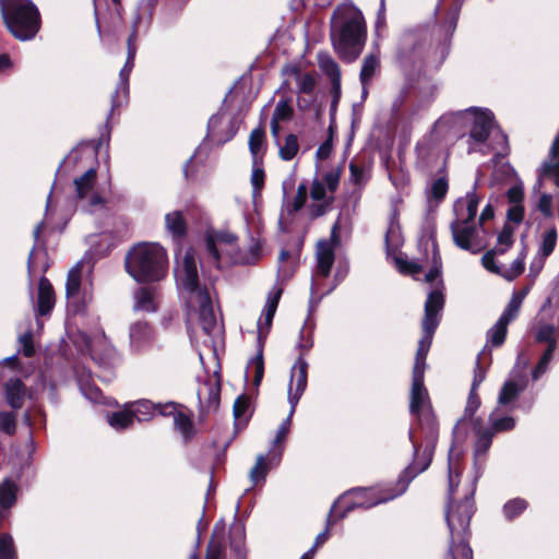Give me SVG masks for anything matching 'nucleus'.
I'll use <instances>...</instances> for the list:
<instances>
[{
  "label": "nucleus",
  "instance_id": "nucleus-1",
  "mask_svg": "<svg viewBox=\"0 0 559 559\" xmlns=\"http://www.w3.org/2000/svg\"><path fill=\"white\" fill-rule=\"evenodd\" d=\"M331 41L345 63L358 59L367 40V24L362 12L353 4L338 5L331 19Z\"/></svg>",
  "mask_w": 559,
  "mask_h": 559
},
{
  "label": "nucleus",
  "instance_id": "nucleus-2",
  "mask_svg": "<svg viewBox=\"0 0 559 559\" xmlns=\"http://www.w3.org/2000/svg\"><path fill=\"white\" fill-rule=\"evenodd\" d=\"M475 486L462 500L447 501L445 521L450 532L449 548L443 559H473L468 544L469 524L475 512Z\"/></svg>",
  "mask_w": 559,
  "mask_h": 559
},
{
  "label": "nucleus",
  "instance_id": "nucleus-3",
  "mask_svg": "<svg viewBox=\"0 0 559 559\" xmlns=\"http://www.w3.org/2000/svg\"><path fill=\"white\" fill-rule=\"evenodd\" d=\"M124 269L139 284L159 282L168 273L167 251L156 242H139L127 252Z\"/></svg>",
  "mask_w": 559,
  "mask_h": 559
},
{
  "label": "nucleus",
  "instance_id": "nucleus-4",
  "mask_svg": "<svg viewBox=\"0 0 559 559\" xmlns=\"http://www.w3.org/2000/svg\"><path fill=\"white\" fill-rule=\"evenodd\" d=\"M0 16L9 34L20 41L34 39L41 28L39 9L32 0H0Z\"/></svg>",
  "mask_w": 559,
  "mask_h": 559
},
{
  "label": "nucleus",
  "instance_id": "nucleus-5",
  "mask_svg": "<svg viewBox=\"0 0 559 559\" xmlns=\"http://www.w3.org/2000/svg\"><path fill=\"white\" fill-rule=\"evenodd\" d=\"M395 489V481L373 487H357L346 491L340 498L345 502L341 507L340 516L346 518L352 511L356 509H370L380 503H385L395 499L392 493Z\"/></svg>",
  "mask_w": 559,
  "mask_h": 559
},
{
  "label": "nucleus",
  "instance_id": "nucleus-6",
  "mask_svg": "<svg viewBox=\"0 0 559 559\" xmlns=\"http://www.w3.org/2000/svg\"><path fill=\"white\" fill-rule=\"evenodd\" d=\"M204 240L206 251L213 258L217 269H219V263L222 260V253L217 248V243H224L231 247V250L226 253L228 257V263L231 265L252 264L259 259L260 255L261 248L258 243L251 246L249 254L241 252L238 248H236L238 237L227 230H218L214 234L206 233Z\"/></svg>",
  "mask_w": 559,
  "mask_h": 559
},
{
  "label": "nucleus",
  "instance_id": "nucleus-7",
  "mask_svg": "<svg viewBox=\"0 0 559 559\" xmlns=\"http://www.w3.org/2000/svg\"><path fill=\"white\" fill-rule=\"evenodd\" d=\"M139 36L135 35V32H130L128 38H127V59L124 62V66L119 72V83L117 85V88L115 90L114 94L111 95V111L116 110L120 107L121 103L119 100V93L120 90L123 92V94H128L129 92V79L130 74L134 68L135 63V56L138 52V41ZM112 112H110L107 117V120H109ZM105 133L102 132L99 139L97 140V143L95 145L96 152L100 148V146L104 144V142L108 143L110 138V127L108 121H106L105 126Z\"/></svg>",
  "mask_w": 559,
  "mask_h": 559
},
{
  "label": "nucleus",
  "instance_id": "nucleus-8",
  "mask_svg": "<svg viewBox=\"0 0 559 559\" xmlns=\"http://www.w3.org/2000/svg\"><path fill=\"white\" fill-rule=\"evenodd\" d=\"M409 439L414 447L415 459L413 463L409 464L395 480V489H393L394 493H392L393 497H400L403 493H405L413 479L418 474L425 472L432 461L435 448L428 450V448L425 445L423 454L419 455L421 444H419L417 441L413 439L412 431H409Z\"/></svg>",
  "mask_w": 559,
  "mask_h": 559
},
{
  "label": "nucleus",
  "instance_id": "nucleus-9",
  "mask_svg": "<svg viewBox=\"0 0 559 559\" xmlns=\"http://www.w3.org/2000/svg\"><path fill=\"white\" fill-rule=\"evenodd\" d=\"M308 362L302 356L296 359L292 372L288 389V402L292 406V414L295 413L297 404L306 391L308 383Z\"/></svg>",
  "mask_w": 559,
  "mask_h": 559
},
{
  "label": "nucleus",
  "instance_id": "nucleus-10",
  "mask_svg": "<svg viewBox=\"0 0 559 559\" xmlns=\"http://www.w3.org/2000/svg\"><path fill=\"white\" fill-rule=\"evenodd\" d=\"M96 179L97 171L94 167H91L82 176L74 179L76 199L81 201L87 199L90 207L105 204V199L99 193L94 192Z\"/></svg>",
  "mask_w": 559,
  "mask_h": 559
},
{
  "label": "nucleus",
  "instance_id": "nucleus-11",
  "mask_svg": "<svg viewBox=\"0 0 559 559\" xmlns=\"http://www.w3.org/2000/svg\"><path fill=\"white\" fill-rule=\"evenodd\" d=\"M444 307V295L438 290H431L425 302V313L421 321V329L424 333L433 335L440 323V311Z\"/></svg>",
  "mask_w": 559,
  "mask_h": 559
},
{
  "label": "nucleus",
  "instance_id": "nucleus-12",
  "mask_svg": "<svg viewBox=\"0 0 559 559\" xmlns=\"http://www.w3.org/2000/svg\"><path fill=\"white\" fill-rule=\"evenodd\" d=\"M473 121L468 133L471 141L483 144L491 133L495 116L489 109L472 108Z\"/></svg>",
  "mask_w": 559,
  "mask_h": 559
},
{
  "label": "nucleus",
  "instance_id": "nucleus-13",
  "mask_svg": "<svg viewBox=\"0 0 559 559\" xmlns=\"http://www.w3.org/2000/svg\"><path fill=\"white\" fill-rule=\"evenodd\" d=\"M181 283L183 288L194 297L199 296L203 289H207L200 283L195 257L191 250H188L182 259Z\"/></svg>",
  "mask_w": 559,
  "mask_h": 559
},
{
  "label": "nucleus",
  "instance_id": "nucleus-14",
  "mask_svg": "<svg viewBox=\"0 0 559 559\" xmlns=\"http://www.w3.org/2000/svg\"><path fill=\"white\" fill-rule=\"evenodd\" d=\"M431 402L425 386V374L412 373V389L409 397V413L416 415L430 408Z\"/></svg>",
  "mask_w": 559,
  "mask_h": 559
},
{
  "label": "nucleus",
  "instance_id": "nucleus-15",
  "mask_svg": "<svg viewBox=\"0 0 559 559\" xmlns=\"http://www.w3.org/2000/svg\"><path fill=\"white\" fill-rule=\"evenodd\" d=\"M450 229L452 233L453 242L456 247L474 254L480 251L479 248L475 249L472 243L473 238L477 234L475 224H464L459 218H456L451 223Z\"/></svg>",
  "mask_w": 559,
  "mask_h": 559
},
{
  "label": "nucleus",
  "instance_id": "nucleus-16",
  "mask_svg": "<svg viewBox=\"0 0 559 559\" xmlns=\"http://www.w3.org/2000/svg\"><path fill=\"white\" fill-rule=\"evenodd\" d=\"M414 416L417 418L425 445L428 450L436 448L439 438V423L432 407Z\"/></svg>",
  "mask_w": 559,
  "mask_h": 559
},
{
  "label": "nucleus",
  "instance_id": "nucleus-17",
  "mask_svg": "<svg viewBox=\"0 0 559 559\" xmlns=\"http://www.w3.org/2000/svg\"><path fill=\"white\" fill-rule=\"evenodd\" d=\"M195 300L199 305L201 328L206 335H211L216 328V316L209 289H203L199 296H195Z\"/></svg>",
  "mask_w": 559,
  "mask_h": 559
},
{
  "label": "nucleus",
  "instance_id": "nucleus-18",
  "mask_svg": "<svg viewBox=\"0 0 559 559\" xmlns=\"http://www.w3.org/2000/svg\"><path fill=\"white\" fill-rule=\"evenodd\" d=\"M158 4V0H141L138 5L135 16L131 23V32L139 36L141 29L147 32L153 22V15Z\"/></svg>",
  "mask_w": 559,
  "mask_h": 559
},
{
  "label": "nucleus",
  "instance_id": "nucleus-19",
  "mask_svg": "<svg viewBox=\"0 0 559 559\" xmlns=\"http://www.w3.org/2000/svg\"><path fill=\"white\" fill-rule=\"evenodd\" d=\"M165 228L179 246L188 236V223L181 211H174L165 215Z\"/></svg>",
  "mask_w": 559,
  "mask_h": 559
},
{
  "label": "nucleus",
  "instance_id": "nucleus-20",
  "mask_svg": "<svg viewBox=\"0 0 559 559\" xmlns=\"http://www.w3.org/2000/svg\"><path fill=\"white\" fill-rule=\"evenodd\" d=\"M56 304V296L50 281L41 276L38 282L37 314L45 317L50 314Z\"/></svg>",
  "mask_w": 559,
  "mask_h": 559
},
{
  "label": "nucleus",
  "instance_id": "nucleus-21",
  "mask_svg": "<svg viewBox=\"0 0 559 559\" xmlns=\"http://www.w3.org/2000/svg\"><path fill=\"white\" fill-rule=\"evenodd\" d=\"M26 396V385L20 378H10L4 383V399L14 411L21 409Z\"/></svg>",
  "mask_w": 559,
  "mask_h": 559
},
{
  "label": "nucleus",
  "instance_id": "nucleus-22",
  "mask_svg": "<svg viewBox=\"0 0 559 559\" xmlns=\"http://www.w3.org/2000/svg\"><path fill=\"white\" fill-rule=\"evenodd\" d=\"M317 273L322 277H328L335 261V249L325 241H319L317 245Z\"/></svg>",
  "mask_w": 559,
  "mask_h": 559
},
{
  "label": "nucleus",
  "instance_id": "nucleus-23",
  "mask_svg": "<svg viewBox=\"0 0 559 559\" xmlns=\"http://www.w3.org/2000/svg\"><path fill=\"white\" fill-rule=\"evenodd\" d=\"M248 145L252 155L253 165L262 164L266 145L265 127L262 123L251 131Z\"/></svg>",
  "mask_w": 559,
  "mask_h": 559
},
{
  "label": "nucleus",
  "instance_id": "nucleus-24",
  "mask_svg": "<svg viewBox=\"0 0 559 559\" xmlns=\"http://www.w3.org/2000/svg\"><path fill=\"white\" fill-rule=\"evenodd\" d=\"M345 500L343 498H337L334 503L332 504L330 512L326 518V524L325 530L321 533H319L314 539V543L311 548H314V552H317V549L322 546L330 537V530L333 527L336 523L342 521L344 518L340 516V510L341 507H343V503Z\"/></svg>",
  "mask_w": 559,
  "mask_h": 559
},
{
  "label": "nucleus",
  "instance_id": "nucleus-25",
  "mask_svg": "<svg viewBox=\"0 0 559 559\" xmlns=\"http://www.w3.org/2000/svg\"><path fill=\"white\" fill-rule=\"evenodd\" d=\"M440 176L432 181L430 187L426 190V198L428 202L441 203L449 191V179L445 171V165L438 171Z\"/></svg>",
  "mask_w": 559,
  "mask_h": 559
},
{
  "label": "nucleus",
  "instance_id": "nucleus-26",
  "mask_svg": "<svg viewBox=\"0 0 559 559\" xmlns=\"http://www.w3.org/2000/svg\"><path fill=\"white\" fill-rule=\"evenodd\" d=\"M269 333V330L266 332H263V328H259L258 330V349L255 356L251 359V365L254 367V377H253V385L259 386L262 382V379L264 377V345L266 335Z\"/></svg>",
  "mask_w": 559,
  "mask_h": 559
},
{
  "label": "nucleus",
  "instance_id": "nucleus-27",
  "mask_svg": "<svg viewBox=\"0 0 559 559\" xmlns=\"http://www.w3.org/2000/svg\"><path fill=\"white\" fill-rule=\"evenodd\" d=\"M527 292L528 288H523L513 293L510 301L508 302L506 309L503 310L502 314L499 318L501 321L510 324L519 317L522 304L527 295Z\"/></svg>",
  "mask_w": 559,
  "mask_h": 559
},
{
  "label": "nucleus",
  "instance_id": "nucleus-28",
  "mask_svg": "<svg viewBox=\"0 0 559 559\" xmlns=\"http://www.w3.org/2000/svg\"><path fill=\"white\" fill-rule=\"evenodd\" d=\"M157 290L152 286H142L134 294L135 309L154 312L157 310L154 298Z\"/></svg>",
  "mask_w": 559,
  "mask_h": 559
},
{
  "label": "nucleus",
  "instance_id": "nucleus-29",
  "mask_svg": "<svg viewBox=\"0 0 559 559\" xmlns=\"http://www.w3.org/2000/svg\"><path fill=\"white\" fill-rule=\"evenodd\" d=\"M432 337L433 335L430 336L424 333V336L419 340L412 373L425 374L427 367L426 359L432 343Z\"/></svg>",
  "mask_w": 559,
  "mask_h": 559
},
{
  "label": "nucleus",
  "instance_id": "nucleus-30",
  "mask_svg": "<svg viewBox=\"0 0 559 559\" xmlns=\"http://www.w3.org/2000/svg\"><path fill=\"white\" fill-rule=\"evenodd\" d=\"M153 338V328L146 321H138L130 326V340L132 344L140 347Z\"/></svg>",
  "mask_w": 559,
  "mask_h": 559
},
{
  "label": "nucleus",
  "instance_id": "nucleus-31",
  "mask_svg": "<svg viewBox=\"0 0 559 559\" xmlns=\"http://www.w3.org/2000/svg\"><path fill=\"white\" fill-rule=\"evenodd\" d=\"M175 428L181 433L185 443L191 442L197 435V429L189 414L179 412L175 415Z\"/></svg>",
  "mask_w": 559,
  "mask_h": 559
},
{
  "label": "nucleus",
  "instance_id": "nucleus-32",
  "mask_svg": "<svg viewBox=\"0 0 559 559\" xmlns=\"http://www.w3.org/2000/svg\"><path fill=\"white\" fill-rule=\"evenodd\" d=\"M493 431L489 429L478 430L474 445V464L478 465L479 460L485 459L488 450L492 444Z\"/></svg>",
  "mask_w": 559,
  "mask_h": 559
},
{
  "label": "nucleus",
  "instance_id": "nucleus-33",
  "mask_svg": "<svg viewBox=\"0 0 559 559\" xmlns=\"http://www.w3.org/2000/svg\"><path fill=\"white\" fill-rule=\"evenodd\" d=\"M250 407V397L247 394H240L236 397L233 406V414L235 418V425L247 426L250 415H247Z\"/></svg>",
  "mask_w": 559,
  "mask_h": 559
},
{
  "label": "nucleus",
  "instance_id": "nucleus-34",
  "mask_svg": "<svg viewBox=\"0 0 559 559\" xmlns=\"http://www.w3.org/2000/svg\"><path fill=\"white\" fill-rule=\"evenodd\" d=\"M317 59L319 68L331 82L334 80H342L340 66L328 52H319Z\"/></svg>",
  "mask_w": 559,
  "mask_h": 559
},
{
  "label": "nucleus",
  "instance_id": "nucleus-35",
  "mask_svg": "<svg viewBox=\"0 0 559 559\" xmlns=\"http://www.w3.org/2000/svg\"><path fill=\"white\" fill-rule=\"evenodd\" d=\"M17 491L19 487L13 480H3L0 486V508L5 510L12 508L16 502Z\"/></svg>",
  "mask_w": 559,
  "mask_h": 559
},
{
  "label": "nucleus",
  "instance_id": "nucleus-36",
  "mask_svg": "<svg viewBox=\"0 0 559 559\" xmlns=\"http://www.w3.org/2000/svg\"><path fill=\"white\" fill-rule=\"evenodd\" d=\"M380 67V59L374 53L367 55L362 60V66L359 73V80L361 85H368L377 69Z\"/></svg>",
  "mask_w": 559,
  "mask_h": 559
},
{
  "label": "nucleus",
  "instance_id": "nucleus-37",
  "mask_svg": "<svg viewBox=\"0 0 559 559\" xmlns=\"http://www.w3.org/2000/svg\"><path fill=\"white\" fill-rule=\"evenodd\" d=\"M523 390H524V386L519 384L516 381H513V380L506 381L500 390L498 403L500 405H508V404L512 403L513 401H515L519 397V395L521 394V392Z\"/></svg>",
  "mask_w": 559,
  "mask_h": 559
},
{
  "label": "nucleus",
  "instance_id": "nucleus-38",
  "mask_svg": "<svg viewBox=\"0 0 559 559\" xmlns=\"http://www.w3.org/2000/svg\"><path fill=\"white\" fill-rule=\"evenodd\" d=\"M508 323L498 319V321L487 331V342L493 347H500L504 344L508 335Z\"/></svg>",
  "mask_w": 559,
  "mask_h": 559
},
{
  "label": "nucleus",
  "instance_id": "nucleus-39",
  "mask_svg": "<svg viewBox=\"0 0 559 559\" xmlns=\"http://www.w3.org/2000/svg\"><path fill=\"white\" fill-rule=\"evenodd\" d=\"M528 507V502L523 498H514L503 504L502 512L508 521L519 518Z\"/></svg>",
  "mask_w": 559,
  "mask_h": 559
},
{
  "label": "nucleus",
  "instance_id": "nucleus-40",
  "mask_svg": "<svg viewBox=\"0 0 559 559\" xmlns=\"http://www.w3.org/2000/svg\"><path fill=\"white\" fill-rule=\"evenodd\" d=\"M82 283V267L80 264L71 269L67 276L66 283V296L71 298L73 295L81 292Z\"/></svg>",
  "mask_w": 559,
  "mask_h": 559
},
{
  "label": "nucleus",
  "instance_id": "nucleus-41",
  "mask_svg": "<svg viewBox=\"0 0 559 559\" xmlns=\"http://www.w3.org/2000/svg\"><path fill=\"white\" fill-rule=\"evenodd\" d=\"M506 252H507V248H495V249H490V250L486 251L485 254L481 257V265L488 272L502 277V269L496 262L495 255L496 254H504Z\"/></svg>",
  "mask_w": 559,
  "mask_h": 559
},
{
  "label": "nucleus",
  "instance_id": "nucleus-42",
  "mask_svg": "<svg viewBox=\"0 0 559 559\" xmlns=\"http://www.w3.org/2000/svg\"><path fill=\"white\" fill-rule=\"evenodd\" d=\"M68 299V310L76 316V314H85L87 311L88 302L91 301L92 297L88 296L86 293H78L73 295L71 298Z\"/></svg>",
  "mask_w": 559,
  "mask_h": 559
},
{
  "label": "nucleus",
  "instance_id": "nucleus-43",
  "mask_svg": "<svg viewBox=\"0 0 559 559\" xmlns=\"http://www.w3.org/2000/svg\"><path fill=\"white\" fill-rule=\"evenodd\" d=\"M525 258H526V249L524 248L519 257L512 262L511 267L508 270H502V278L508 282H512L519 276H521L525 271Z\"/></svg>",
  "mask_w": 559,
  "mask_h": 559
},
{
  "label": "nucleus",
  "instance_id": "nucleus-44",
  "mask_svg": "<svg viewBox=\"0 0 559 559\" xmlns=\"http://www.w3.org/2000/svg\"><path fill=\"white\" fill-rule=\"evenodd\" d=\"M0 559H19V552L13 537L0 532Z\"/></svg>",
  "mask_w": 559,
  "mask_h": 559
},
{
  "label": "nucleus",
  "instance_id": "nucleus-45",
  "mask_svg": "<svg viewBox=\"0 0 559 559\" xmlns=\"http://www.w3.org/2000/svg\"><path fill=\"white\" fill-rule=\"evenodd\" d=\"M298 152H299L298 138L296 134L290 133L285 138L284 145L280 146L278 155H280L281 159L289 162L293 158H295V156L298 154Z\"/></svg>",
  "mask_w": 559,
  "mask_h": 559
},
{
  "label": "nucleus",
  "instance_id": "nucleus-46",
  "mask_svg": "<svg viewBox=\"0 0 559 559\" xmlns=\"http://www.w3.org/2000/svg\"><path fill=\"white\" fill-rule=\"evenodd\" d=\"M134 414L132 411H119L114 412L108 416V423L111 427L116 429H126L133 425Z\"/></svg>",
  "mask_w": 559,
  "mask_h": 559
},
{
  "label": "nucleus",
  "instance_id": "nucleus-47",
  "mask_svg": "<svg viewBox=\"0 0 559 559\" xmlns=\"http://www.w3.org/2000/svg\"><path fill=\"white\" fill-rule=\"evenodd\" d=\"M293 415L294 414H292V409H290L286 419H284L283 423L280 425L276 436H275V439L273 441L275 450H278V453H277L278 460L282 456L284 443H285L286 438L290 431Z\"/></svg>",
  "mask_w": 559,
  "mask_h": 559
},
{
  "label": "nucleus",
  "instance_id": "nucleus-48",
  "mask_svg": "<svg viewBox=\"0 0 559 559\" xmlns=\"http://www.w3.org/2000/svg\"><path fill=\"white\" fill-rule=\"evenodd\" d=\"M538 178H550L554 180V183L559 187V163L551 158L543 162L538 169Z\"/></svg>",
  "mask_w": 559,
  "mask_h": 559
},
{
  "label": "nucleus",
  "instance_id": "nucleus-49",
  "mask_svg": "<svg viewBox=\"0 0 559 559\" xmlns=\"http://www.w3.org/2000/svg\"><path fill=\"white\" fill-rule=\"evenodd\" d=\"M132 413L139 421L150 420L156 413V404L147 400L140 401L135 404Z\"/></svg>",
  "mask_w": 559,
  "mask_h": 559
},
{
  "label": "nucleus",
  "instance_id": "nucleus-50",
  "mask_svg": "<svg viewBox=\"0 0 559 559\" xmlns=\"http://www.w3.org/2000/svg\"><path fill=\"white\" fill-rule=\"evenodd\" d=\"M313 324L309 322V320L306 321L304 328L300 330V342L298 344V347L300 349L299 356L305 357V355L312 348L313 346Z\"/></svg>",
  "mask_w": 559,
  "mask_h": 559
},
{
  "label": "nucleus",
  "instance_id": "nucleus-51",
  "mask_svg": "<svg viewBox=\"0 0 559 559\" xmlns=\"http://www.w3.org/2000/svg\"><path fill=\"white\" fill-rule=\"evenodd\" d=\"M557 347L554 345L547 346L542 357L539 358L537 365L533 369L532 378L533 380L539 379L547 370L550 360L552 359V355Z\"/></svg>",
  "mask_w": 559,
  "mask_h": 559
},
{
  "label": "nucleus",
  "instance_id": "nucleus-52",
  "mask_svg": "<svg viewBox=\"0 0 559 559\" xmlns=\"http://www.w3.org/2000/svg\"><path fill=\"white\" fill-rule=\"evenodd\" d=\"M557 243V230L555 227L550 228L543 235L539 254L543 259L548 258L555 250Z\"/></svg>",
  "mask_w": 559,
  "mask_h": 559
},
{
  "label": "nucleus",
  "instance_id": "nucleus-53",
  "mask_svg": "<svg viewBox=\"0 0 559 559\" xmlns=\"http://www.w3.org/2000/svg\"><path fill=\"white\" fill-rule=\"evenodd\" d=\"M267 463L264 455H259L254 466L250 471V479L253 485L264 481L267 475Z\"/></svg>",
  "mask_w": 559,
  "mask_h": 559
},
{
  "label": "nucleus",
  "instance_id": "nucleus-54",
  "mask_svg": "<svg viewBox=\"0 0 559 559\" xmlns=\"http://www.w3.org/2000/svg\"><path fill=\"white\" fill-rule=\"evenodd\" d=\"M479 198L475 190L466 194V217L460 219L464 224H475V217L479 205Z\"/></svg>",
  "mask_w": 559,
  "mask_h": 559
},
{
  "label": "nucleus",
  "instance_id": "nucleus-55",
  "mask_svg": "<svg viewBox=\"0 0 559 559\" xmlns=\"http://www.w3.org/2000/svg\"><path fill=\"white\" fill-rule=\"evenodd\" d=\"M294 116V109L290 105V99H280L275 106L272 119L277 121H289Z\"/></svg>",
  "mask_w": 559,
  "mask_h": 559
},
{
  "label": "nucleus",
  "instance_id": "nucleus-56",
  "mask_svg": "<svg viewBox=\"0 0 559 559\" xmlns=\"http://www.w3.org/2000/svg\"><path fill=\"white\" fill-rule=\"evenodd\" d=\"M221 391L222 384L219 379H217L215 383L210 384L209 394L205 402L207 411L217 412L221 403Z\"/></svg>",
  "mask_w": 559,
  "mask_h": 559
},
{
  "label": "nucleus",
  "instance_id": "nucleus-57",
  "mask_svg": "<svg viewBox=\"0 0 559 559\" xmlns=\"http://www.w3.org/2000/svg\"><path fill=\"white\" fill-rule=\"evenodd\" d=\"M395 264L399 272L403 275H416L423 271V266L414 261H408L403 257H395Z\"/></svg>",
  "mask_w": 559,
  "mask_h": 559
},
{
  "label": "nucleus",
  "instance_id": "nucleus-58",
  "mask_svg": "<svg viewBox=\"0 0 559 559\" xmlns=\"http://www.w3.org/2000/svg\"><path fill=\"white\" fill-rule=\"evenodd\" d=\"M225 545L222 540L211 537L205 551V559H225Z\"/></svg>",
  "mask_w": 559,
  "mask_h": 559
},
{
  "label": "nucleus",
  "instance_id": "nucleus-59",
  "mask_svg": "<svg viewBox=\"0 0 559 559\" xmlns=\"http://www.w3.org/2000/svg\"><path fill=\"white\" fill-rule=\"evenodd\" d=\"M0 431L9 436L16 432V416L13 412H0Z\"/></svg>",
  "mask_w": 559,
  "mask_h": 559
},
{
  "label": "nucleus",
  "instance_id": "nucleus-60",
  "mask_svg": "<svg viewBox=\"0 0 559 559\" xmlns=\"http://www.w3.org/2000/svg\"><path fill=\"white\" fill-rule=\"evenodd\" d=\"M343 174V165H340L337 168L328 171L323 176V182L328 190L331 192V195L338 189L340 180Z\"/></svg>",
  "mask_w": 559,
  "mask_h": 559
},
{
  "label": "nucleus",
  "instance_id": "nucleus-61",
  "mask_svg": "<svg viewBox=\"0 0 559 559\" xmlns=\"http://www.w3.org/2000/svg\"><path fill=\"white\" fill-rule=\"evenodd\" d=\"M535 338L538 343H546L547 346L554 345L557 347V338L555 337V326L552 324H544L542 325Z\"/></svg>",
  "mask_w": 559,
  "mask_h": 559
},
{
  "label": "nucleus",
  "instance_id": "nucleus-62",
  "mask_svg": "<svg viewBox=\"0 0 559 559\" xmlns=\"http://www.w3.org/2000/svg\"><path fill=\"white\" fill-rule=\"evenodd\" d=\"M480 406V397L477 391L469 390L466 406L464 409V416L462 420L472 419Z\"/></svg>",
  "mask_w": 559,
  "mask_h": 559
},
{
  "label": "nucleus",
  "instance_id": "nucleus-63",
  "mask_svg": "<svg viewBox=\"0 0 559 559\" xmlns=\"http://www.w3.org/2000/svg\"><path fill=\"white\" fill-rule=\"evenodd\" d=\"M334 195H329L325 201H320V203H314L310 205V216L312 219L319 218L325 215L330 210L334 202Z\"/></svg>",
  "mask_w": 559,
  "mask_h": 559
},
{
  "label": "nucleus",
  "instance_id": "nucleus-64",
  "mask_svg": "<svg viewBox=\"0 0 559 559\" xmlns=\"http://www.w3.org/2000/svg\"><path fill=\"white\" fill-rule=\"evenodd\" d=\"M513 234H514L513 227L510 226L509 223H506L497 238V241L499 245L498 248H507V251H508L514 243Z\"/></svg>",
  "mask_w": 559,
  "mask_h": 559
}]
</instances>
